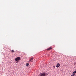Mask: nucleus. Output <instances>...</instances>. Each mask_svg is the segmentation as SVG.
Segmentation results:
<instances>
[{
	"label": "nucleus",
	"instance_id": "1",
	"mask_svg": "<svg viewBox=\"0 0 76 76\" xmlns=\"http://www.w3.org/2000/svg\"><path fill=\"white\" fill-rule=\"evenodd\" d=\"M40 76H47V74L46 73H42L40 75Z\"/></svg>",
	"mask_w": 76,
	"mask_h": 76
},
{
	"label": "nucleus",
	"instance_id": "8",
	"mask_svg": "<svg viewBox=\"0 0 76 76\" xmlns=\"http://www.w3.org/2000/svg\"><path fill=\"white\" fill-rule=\"evenodd\" d=\"M75 75V74H73V75H71V76H74Z\"/></svg>",
	"mask_w": 76,
	"mask_h": 76
},
{
	"label": "nucleus",
	"instance_id": "11",
	"mask_svg": "<svg viewBox=\"0 0 76 76\" xmlns=\"http://www.w3.org/2000/svg\"><path fill=\"white\" fill-rule=\"evenodd\" d=\"M75 70L76 71V69H75Z\"/></svg>",
	"mask_w": 76,
	"mask_h": 76
},
{
	"label": "nucleus",
	"instance_id": "3",
	"mask_svg": "<svg viewBox=\"0 0 76 76\" xmlns=\"http://www.w3.org/2000/svg\"><path fill=\"white\" fill-rule=\"evenodd\" d=\"M33 58H31L28 61V62H33Z\"/></svg>",
	"mask_w": 76,
	"mask_h": 76
},
{
	"label": "nucleus",
	"instance_id": "9",
	"mask_svg": "<svg viewBox=\"0 0 76 76\" xmlns=\"http://www.w3.org/2000/svg\"><path fill=\"white\" fill-rule=\"evenodd\" d=\"M11 51L12 52H14V50H11Z\"/></svg>",
	"mask_w": 76,
	"mask_h": 76
},
{
	"label": "nucleus",
	"instance_id": "7",
	"mask_svg": "<svg viewBox=\"0 0 76 76\" xmlns=\"http://www.w3.org/2000/svg\"><path fill=\"white\" fill-rule=\"evenodd\" d=\"M26 65L27 66H29V64H28V63H26Z\"/></svg>",
	"mask_w": 76,
	"mask_h": 76
},
{
	"label": "nucleus",
	"instance_id": "4",
	"mask_svg": "<svg viewBox=\"0 0 76 76\" xmlns=\"http://www.w3.org/2000/svg\"><path fill=\"white\" fill-rule=\"evenodd\" d=\"M60 66V64L59 63H57V65H56V67H59Z\"/></svg>",
	"mask_w": 76,
	"mask_h": 76
},
{
	"label": "nucleus",
	"instance_id": "10",
	"mask_svg": "<svg viewBox=\"0 0 76 76\" xmlns=\"http://www.w3.org/2000/svg\"><path fill=\"white\" fill-rule=\"evenodd\" d=\"M55 67V66H53V67Z\"/></svg>",
	"mask_w": 76,
	"mask_h": 76
},
{
	"label": "nucleus",
	"instance_id": "5",
	"mask_svg": "<svg viewBox=\"0 0 76 76\" xmlns=\"http://www.w3.org/2000/svg\"><path fill=\"white\" fill-rule=\"evenodd\" d=\"M52 49V47H50V48H48V49H47V50H51V49Z\"/></svg>",
	"mask_w": 76,
	"mask_h": 76
},
{
	"label": "nucleus",
	"instance_id": "6",
	"mask_svg": "<svg viewBox=\"0 0 76 76\" xmlns=\"http://www.w3.org/2000/svg\"><path fill=\"white\" fill-rule=\"evenodd\" d=\"M73 73H74V74H75V73H76V71L74 72H73Z\"/></svg>",
	"mask_w": 76,
	"mask_h": 76
},
{
	"label": "nucleus",
	"instance_id": "2",
	"mask_svg": "<svg viewBox=\"0 0 76 76\" xmlns=\"http://www.w3.org/2000/svg\"><path fill=\"white\" fill-rule=\"evenodd\" d=\"M20 59V57H18L17 58H15V61H19Z\"/></svg>",
	"mask_w": 76,
	"mask_h": 76
}]
</instances>
